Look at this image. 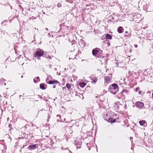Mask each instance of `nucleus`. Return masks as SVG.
Returning a JSON list of instances; mask_svg holds the SVG:
<instances>
[{"label": "nucleus", "instance_id": "23", "mask_svg": "<svg viewBox=\"0 0 153 153\" xmlns=\"http://www.w3.org/2000/svg\"><path fill=\"white\" fill-rule=\"evenodd\" d=\"M151 108L152 110H153V106L151 107Z\"/></svg>", "mask_w": 153, "mask_h": 153}, {"label": "nucleus", "instance_id": "26", "mask_svg": "<svg viewBox=\"0 0 153 153\" xmlns=\"http://www.w3.org/2000/svg\"><path fill=\"white\" fill-rule=\"evenodd\" d=\"M125 33H128V32L127 31H126Z\"/></svg>", "mask_w": 153, "mask_h": 153}, {"label": "nucleus", "instance_id": "25", "mask_svg": "<svg viewBox=\"0 0 153 153\" xmlns=\"http://www.w3.org/2000/svg\"><path fill=\"white\" fill-rule=\"evenodd\" d=\"M6 85V83H4V85Z\"/></svg>", "mask_w": 153, "mask_h": 153}, {"label": "nucleus", "instance_id": "9", "mask_svg": "<svg viewBox=\"0 0 153 153\" xmlns=\"http://www.w3.org/2000/svg\"><path fill=\"white\" fill-rule=\"evenodd\" d=\"M40 87L41 89L44 90L45 89V85L43 83H41L40 85Z\"/></svg>", "mask_w": 153, "mask_h": 153}, {"label": "nucleus", "instance_id": "13", "mask_svg": "<svg viewBox=\"0 0 153 153\" xmlns=\"http://www.w3.org/2000/svg\"><path fill=\"white\" fill-rule=\"evenodd\" d=\"M86 85V84L85 83H81L79 84L80 86L81 87H83Z\"/></svg>", "mask_w": 153, "mask_h": 153}, {"label": "nucleus", "instance_id": "18", "mask_svg": "<svg viewBox=\"0 0 153 153\" xmlns=\"http://www.w3.org/2000/svg\"><path fill=\"white\" fill-rule=\"evenodd\" d=\"M105 42L107 43V45L109 46L110 45V43L109 42L108 40L106 39L105 40Z\"/></svg>", "mask_w": 153, "mask_h": 153}, {"label": "nucleus", "instance_id": "24", "mask_svg": "<svg viewBox=\"0 0 153 153\" xmlns=\"http://www.w3.org/2000/svg\"><path fill=\"white\" fill-rule=\"evenodd\" d=\"M36 78H37V79H39V77H37Z\"/></svg>", "mask_w": 153, "mask_h": 153}, {"label": "nucleus", "instance_id": "30", "mask_svg": "<svg viewBox=\"0 0 153 153\" xmlns=\"http://www.w3.org/2000/svg\"><path fill=\"white\" fill-rule=\"evenodd\" d=\"M152 134L153 135V134Z\"/></svg>", "mask_w": 153, "mask_h": 153}, {"label": "nucleus", "instance_id": "14", "mask_svg": "<svg viewBox=\"0 0 153 153\" xmlns=\"http://www.w3.org/2000/svg\"><path fill=\"white\" fill-rule=\"evenodd\" d=\"M128 91L126 90H124L122 92V94L123 95H124L125 94H126L128 93Z\"/></svg>", "mask_w": 153, "mask_h": 153}, {"label": "nucleus", "instance_id": "10", "mask_svg": "<svg viewBox=\"0 0 153 153\" xmlns=\"http://www.w3.org/2000/svg\"><path fill=\"white\" fill-rule=\"evenodd\" d=\"M36 146L35 144L29 146V149H34L36 148Z\"/></svg>", "mask_w": 153, "mask_h": 153}, {"label": "nucleus", "instance_id": "5", "mask_svg": "<svg viewBox=\"0 0 153 153\" xmlns=\"http://www.w3.org/2000/svg\"><path fill=\"white\" fill-rule=\"evenodd\" d=\"M98 52L99 51L98 50L94 49L92 51V54L94 56H96L97 54V53H98Z\"/></svg>", "mask_w": 153, "mask_h": 153}, {"label": "nucleus", "instance_id": "29", "mask_svg": "<svg viewBox=\"0 0 153 153\" xmlns=\"http://www.w3.org/2000/svg\"><path fill=\"white\" fill-rule=\"evenodd\" d=\"M55 88V86L53 87V88Z\"/></svg>", "mask_w": 153, "mask_h": 153}, {"label": "nucleus", "instance_id": "15", "mask_svg": "<svg viewBox=\"0 0 153 153\" xmlns=\"http://www.w3.org/2000/svg\"><path fill=\"white\" fill-rule=\"evenodd\" d=\"M5 81V80L3 78H1L0 79V83H3Z\"/></svg>", "mask_w": 153, "mask_h": 153}, {"label": "nucleus", "instance_id": "11", "mask_svg": "<svg viewBox=\"0 0 153 153\" xmlns=\"http://www.w3.org/2000/svg\"><path fill=\"white\" fill-rule=\"evenodd\" d=\"M115 121V119H114L112 118H110L108 120V122L110 123H114Z\"/></svg>", "mask_w": 153, "mask_h": 153}, {"label": "nucleus", "instance_id": "16", "mask_svg": "<svg viewBox=\"0 0 153 153\" xmlns=\"http://www.w3.org/2000/svg\"><path fill=\"white\" fill-rule=\"evenodd\" d=\"M67 88L68 89H70L71 88V85L69 84H67L66 85Z\"/></svg>", "mask_w": 153, "mask_h": 153}, {"label": "nucleus", "instance_id": "20", "mask_svg": "<svg viewBox=\"0 0 153 153\" xmlns=\"http://www.w3.org/2000/svg\"><path fill=\"white\" fill-rule=\"evenodd\" d=\"M134 46L135 48H137V45H135Z\"/></svg>", "mask_w": 153, "mask_h": 153}, {"label": "nucleus", "instance_id": "2", "mask_svg": "<svg viewBox=\"0 0 153 153\" xmlns=\"http://www.w3.org/2000/svg\"><path fill=\"white\" fill-rule=\"evenodd\" d=\"M136 106L138 107L142 108L144 106V104L140 102H137L136 103Z\"/></svg>", "mask_w": 153, "mask_h": 153}, {"label": "nucleus", "instance_id": "1", "mask_svg": "<svg viewBox=\"0 0 153 153\" xmlns=\"http://www.w3.org/2000/svg\"><path fill=\"white\" fill-rule=\"evenodd\" d=\"M44 54L43 51L40 49L36 50V53L34 54L35 57H40L42 56Z\"/></svg>", "mask_w": 153, "mask_h": 153}, {"label": "nucleus", "instance_id": "28", "mask_svg": "<svg viewBox=\"0 0 153 153\" xmlns=\"http://www.w3.org/2000/svg\"><path fill=\"white\" fill-rule=\"evenodd\" d=\"M46 30H48V28H46Z\"/></svg>", "mask_w": 153, "mask_h": 153}, {"label": "nucleus", "instance_id": "19", "mask_svg": "<svg viewBox=\"0 0 153 153\" xmlns=\"http://www.w3.org/2000/svg\"><path fill=\"white\" fill-rule=\"evenodd\" d=\"M139 88H136V90L137 91L138 90H139Z\"/></svg>", "mask_w": 153, "mask_h": 153}, {"label": "nucleus", "instance_id": "27", "mask_svg": "<svg viewBox=\"0 0 153 153\" xmlns=\"http://www.w3.org/2000/svg\"><path fill=\"white\" fill-rule=\"evenodd\" d=\"M23 77V76H21V77H22V78Z\"/></svg>", "mask_w": 153, "mask_h": 153}, {"label": "nucleus", "instance_id": "7", "mask_svg": "<svg viewBox=\"0 0 153 153\" xmlns=\"http://www.w3.org/2000/svg\"><path fill=\"white\" fill-rule=\"evenodd\" d=\"M139 123L140 125L143 126L146 124V122L145 120L140 121H139Z\"/></svg>", "mask_w": 153, "mask_h": 153}, {"label": "nucleus", "instance_id": "8", "mask_svg": "<svg viewBox=\"0 0 153 153\" xmlns=\"http://www.w3.org/2000/svg\"><path fill=\"white\" fill-rule=\"evenodd\" d=\"M123 29V27H120L117 29L118 32L119 33H122L123 32L122 30Z\"/></svg>", "mask_w": 153, "mask_h": 153}, {"label": "nucleus", "instance_id": "6", "mask_svg": "<svg viewBox=\"0 0 153 153\" xmlns=\"http://www.w3.org/2000/svg\"><path fill=\"white\" fill-rule=\"evenodd\" d=\"M111 80V78L109 76H106L105 77V81L107 83H108Z\"/></svg>", "mask_w": 153, "mask_h": 153}, {"label": "nucleus", "instance_id": "3", "mask_svg": "<svg viewBox=\"0 0 153 153\" xmlns=\"http://www.w3.org/2000/svg\"><path fill=\"white\" fill-rule=\"evenodd\" d=\"M47 79H46V82L47 83H48L49 84H58L59 83V82L58 81L56 80H54L53 81L52 80V81H50L48 82H47Z\"/></svg>", "mask_w": 153, "mask_h": 153}, {"label": "nucleus", "instance_id": "12", "mask_svg": "<svg viewBox=\"0 0 153 153\" xmlns=\"http://www.w3.org/2000/svg\"><path fill=\"white\" fill-rule=\"evenodd\" d=\"M106 38L107 39H111L112 37L110 34H107L106 35Z\"/></svg>", "mask_w": 153, "mask_h": 153}, {"label": "nucleus", "instance_id": "4", "mask_svg": "<svg viewBox=\"0 0 153 153\" xmlns=\"http://www.w3.org/2000/svg\"><path fill=\"white\" fill-rule=\"evenodd\" d=\"M111 86L112 89L115 90L116 91H118V85H117L113 84Z\"/></svg>", "mask_w": 153, "mask_h": 153}, {"label": "nucleus", "instance_id": "21", "mask_svg": "<svg viewBox=\"0 0 153 153\" xmlns=\"http://www.w3.org/2000/svg\"><path fill=\"white\" fill-rule=\"evenodd\" d=\"M141 91H140L139 92V94H141Z\"/></svg>", "mask_w": 153, "mask_h": 153}, {"label": "nucleus", "instance_id": "22", "mask_svg": "<svg viewBox=\"0 0 153 153\" xmlns=\"http://www.w3.org/2000/svg\"><path fill=\"white\" fill-rule=\"evenodd\" d=\"M34 82H35V83L36 82V80H35L34 79Z\"/></svg>", "mask_w": 153, "mask_h": 153}, {"label": "nucleus", "instance_id": "17", "mask_svg": "<svg viewBox=\"0 0 153 153\" xmlns=\"http://www.w3.org/2000/svg\"><path fill=\"white\" fill-rule=\"evenodd\" d=\"M97 81V78H96L94 79V80H93V81L92 82H93L94 83H96V82Z\"/></svg>", "mask_w": 153, "mask_h": 153}]
</instances>
